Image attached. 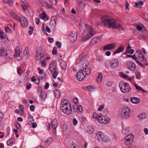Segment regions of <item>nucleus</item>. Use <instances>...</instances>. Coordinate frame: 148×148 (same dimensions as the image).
I'll return each mask as SVG.
<instances>
[{
	"label": "nucleus",
	"mask_w": 148,
	"mask_h": 148,
	"mask_svg": "<svg viewBox=\"0 0 148 148\" xmlns=\"http://www.w3.org/2000/svg\"><path fill=\"white\" fill-rule=\"evenodd\" d=\"M86 58V55L85 53H83L79 56V60L80 62L81 60H84Z\"/></svg>",
	"instance_id": "473e14b6"
},
{
	"label": "nucleus",
	"mask_w": 148,
	"mask_h": 148,
	"mask_svg": "<svg viewBox=\"0 0 148 148\" xmlns=\"http://www.w3.org/2000/svg\"><path fill=\"white\" fill-rule=\"evenodd\" d=\"M77 121L75 118H74L73 119V123L74 125H76L77 123Z\"/></svg>",
	"instance_id": "69168bd1"
},
{
	"label": "nucleus",
	"mask_w": 148,
	"mask_h": 148,
	"mask_svg": "<svg viewBox=\"0 0 148 148\" xmlns=\"http://www.w3.org/2000/svg\"><path fill=\"white\" fill-rule=\"evenodd\" d=\"M110 64V66L112 69L117 67L119 64L118 59L116 58L113 59L111 61Z\"/></svg>",
	"instance_id": "6e6552de"
},
{
	"label": "nucleus",
	"mask_w": 148,
	"mask_h": 148,
	"mask_svg": "<svg viewBox=\"0 0 148 148\" xmlns=\"http://www.w3.org/2000/svg\"><path fill=\"white\" fill-rule=\"evenodd\" d=\"M131 111L130 109L128 107H124L120 112V115L122 119H127L129 117Z\"/></svg>",
	"instance_id": "20e7f679"
},
{
	"label": "nucleus",
	"mask_w": 148,
	"mask_h": 148,
	"mask_svg": "<svg viewBox=\"0 0 148 148\" xmlns=\"http://www.w3.org/2000/svg\"><path fill=\"white\" fill-rule=\"evenodd\" d=\"M28 123L29 124L31 125L34 122L33 117L32 115H30L29 116L28 118Z\"/></svg>",
	"instance_id": "2f4dec72"
},
{
	"label": "nucleus",
	"mask_w": 148,
	"mask_h": 148,
	"mask_svg": "<svg viewBox=\"0 0 148 148\" xmlns=\"http://www.w3.org/2000/svg\"><path fill=\"white\" fill-rule=\"evenodd\" d=\"M19 21H20L21 25L23 27H26L28 25V22L27 19L23 16L20 17Z\"/></svg>",
	"instance_id": "9d476101"
},
{
	"label": "nucleus",
	"mask_w": 148,
	"mask_h": 148,
	"mask_svg": "<svg viewBox=\"0 0 148 148\" xmlns=\"http://www.w3.org/2000/svg\"><path fill=\"white\" fill-rule=\"evenodd\" d=\"M69 38L71 42H74L77 39V34L72 33L69 35Z\"/></svg>",
	"instance_id": "a211bd4d"
},
{
	"label": "nucleus",
	"mask_w": 148,
	"mask_h": 148,
	"mask_svg": "<svg viewBox=\"0 0 148 148\" xmlns=\"http://www.w3.org/2000/svg\"><path fill=\"white\" fill-rule=\"evenodd\" d=\"M56 45L58 48H60L61 47L62 44L61 42L57 41L56 42Z\"/></svg>",
	"instance_id": "13d9d810"
},
{
	"label": "nucleus",
	"mask_w": 148,
	"mask_h": 148,
	"mask_svg": "<svg viewBox=\"0 0 148 148\" xmlns=\"http://www.w3.org/2000/svg\"><path fill=\"white\" fill-rule=\"evenodd\" d=\"M134 86H135V87L136 88L137 90H139L141 91L142 92H146V91L144 90L141 87L138 86L136 85V84H135Z\"/></svg>",
	"instance_id": "58836bf2"
},
{
	"label": "nucleus",
	"mask_w": 148,
	"mask_h": 148,
	"mask_svg": "<svg viewBox=\"0 0 148 148\" xmlns=\"http://www.w3.org/2000/svg\"><path fill=\"white\" fill-rule=\"evenodd\" d=\"M43 53V49L41 47L38 46L37 47L36 53L38 54L42 55Z\"/></svg>",
	"instance_id": "4be33fe9"
},
{
	"label": "nucleus",
	"mask_w": 148,
	"mask_h": 148,
	"mask_svg": "<svg viewBox=\"0 0 148 148\" xmlns=\"http://www.w3.org/2000/svg\"><path fill=\"white\" fill-rule=\"evenodd\" d=\"M97 60L99 62H102L103 60V58L101 56H97L96 57Z\"/></svg>",
	"instance_id": "8fccbe9b"
},
{
	"label": "nucleus",
	"mask_w": 148,
	"mask_h": 148,
	"mask_svg": "<svg viewBox=\"0 0 148 148\" xmlns=\"http://www.w3.org/2000/svg\"><path fill=\"white\" fill-rule=\"evenodd\" d=\"M57 18L55 16H53L51 19V21H52L56 22Z\"/></svg>",
	"instance_id": "4d7b16f0"
},
{
	"label": "nucleus",
	"mask_w": 148,
	"mask_h": 148,
	"mask_svg": "<svg viewBox=\"0 0 148 148\" xmlns=\"http://www.w3.org/2000/svg\"><path fill=\"white\" fill-rule=\"evenodd\" d=\"M52 140V139L51 138H49L45 141V143L46 144L50 143Z\"/></svg>",
	"instance_id": "de8ad7c7"
},
{
	"label": "nucleus",
	"mask_w": 148,
	"mask_h": 148,
	"mask_svg": "<svg viewBox=\"0 0 148 148\" xmlns=\"http://www.w3.org/2000/svg\"><path fill=\"white\" fill-rule=\"evenodd\" d=\"M97 135L99 141L106 142L109 140L108 137L104 135L101 132H97Z\"/></svg>",
	"instance_id": "423d86ee"
},
{
	"label": "nucleus",
	"mask_w": 148,
	"mask_h": 148,
	"mask_svg": "<svg viewBox=\"0 0 148 148\" xmlns=\"http://www.w3.org/2000/svg\"><path fill=\"white\" fill-rule=\"evenodd\" d=\"M29 28L30 30L28 32L30 35H31L33 33V27L32 26H30Z\"/></svg>",
	"instance_id": "5fc2aeb1"
},
{
	"label": "nucleus",
	"mask_w": 148,
	"mask_h": 148,
	"mask_svg": "<svg viewBox=\"0 0 148 148\" xmlns=\"http://www.w3.org/2000/svg\"><path fill=\"white\" fill-rule=\"evenodd\" d=\"M124 50V47L123 45H121L120 47L116 50L114 53V54L116 53H119L120 52H122Z\"/></svg>",
	"instance_id": "a878e982"
},
{
	"label": "nucleus",
	"mask_w": 148,
	"mask_h": 148,
	"mask_svg": "<svg viewBox=\"0 0 148 148\" xmlns=\"http://www.w3.org/2000/svg\"><path fill=\"white\" fill-rule=\"evenodd\" d=\"M0 37L2 40L6 39L7 37L5 33L3 32H1L0 33Z\"/></svg>",
	"instance_id": "f704fd0d"
},
{
	"label": "nucleus",
	"mask_w": 148,
	"mask_h": 148,
	"mask_svg": "<svg viewBox=\"0 0 148 148\" xmlns=\"http://www.w3.org/2000/svg\"><path fill=\"white\" fill-rule=\"evenodd\" d=\"M116 47V45L112 43L105 46L103 48L104 50H109L114 48Z\"/></svg>",
	"instance_id": "dca6fc26"
},
{
	"label": "nucleus",
	"mask_w": 148,
	"mask_h": 148,
	"mask_svg": "<svg viewBox=\"0 0 148 148\" xmlns=\"http://www.w3.org/2000/svg\"><path fill=\"white\" fill-rule=\"evenodd\" d=\"M14 140V138H11L9 139L7 142V144L9 146L11 144L13 143V140Z\"/></svg>",
	"instance_id": "ea45409f"
},
{
	"label": "nucleus",
	"mask_w": 148,
	"mask_h": 148,
	"mask_svg": "<svg viewBox=\"0 0 148 148\" xmlns=\"http://www.w3.org/2000/svg\"><path fill=\"white\" fill-rule=\"evenodd\" d=\"M122 133L124 134H126L129 132V128L127 126L124 125H122Z\"/></svg>",
	"instance_id": "aec40b11"
},
{
	"label": "nucleus",
	"mask_w": 148,
	"mask_h": 148,
	"mask_svg": "<svg viewBox=\"0 0 148 148\" xmlns=\"http://www.w3.org/2000/svg\"><path fill=\"white\" fill-rule=\"evenodd\" d=\"M56 22L50 21V27L53 29H54L56 25Z\"/></svg>",
	"instance_id": "4c0bfd02"
},
{
	"label": "nucleus",
	"mask_w": 148,
	"mask_h": 148,
	"mask_svg": "<svg viewBox=\"0 0 148 148\" xmlns=\"http://www.w3.org/2000/svg\"><path fill=\"white\" fill-rule=\"evenodd\" d=\"M29 53V49L28 47H26L24 50V54H25L27 56L28 54Z\"/></svg>",
	"instance_id": "09e8293b"
},
{
	"label": "nucleus",
	"mask_w": 148,
	"mask_h": 148,
	"mask_svg": "<svg viewBox=\"0 0 148 148\" xmlns=\"http://www.w3.org/2000/svg\"><path fill=\"white\" fill-rule=\"evenodd\" d=\"M125 66L130 70H134L136 68L135 64L132 62H127L125 64Z\"/></svg>",
	"instance_id": "1a4fd4ad"
},
{
	"label": "nucleus",
	"mask_w": 148,
	"mask_h": 148,
	"mask_svg": "<svg viewBox=\"0 0 148 148\" xmlns=\"http://www.w3.org/2000/svg\"><path fill=\"white\" fill-rule=\"evenodd\" d=\"M62 110L63 113L67 115L71 114L72 112V108L71 105L67 106L66 108L63 110Z\"/></svg>",
	"instance_id": "2eb2a0df"
},
{
	"label": "nucleus",
	"mask_w": 148,
	"mask_h": 148,
	"mask_svg": "<svg viewBox=\"0 0 148 148\" xmlns=\"http://www.w3.org/2000/svg\"><path fill=\"white\" fill-rule=\"evenodd\" d=\"M120 75L121 76L125 78H128V77H129L128 75L124 74L123 72H121Z\"/></svg>",
	"instance_id": "79ce46f5"
},
{
	"label": "nucleus",
	"mask_w": 148,
	"mask_h": 148,
	"mask_svg": "<svg viewBox=\"0 0 148 148\" xmlns=\"http://www.w3.org/2000/svg\"><path fill=\"white\" fill-rule=\"evenodd\" d=\"M58 74V72L56 71H54L53 73V74L52 75V76L54 79L56 78V77Z\"/></svg>",
	"instance_id": "c03bdc74"
},
{
	"label": "nucleus",
	"mask_w": 148,
	"mask_h": 148,
	"mask_svg": "<svg viewBox=\"0 0 148 148\" xmlns=\"http://www.w3.org/2000/svg\"><path fill=\"white\" fill-rule=\"evenodd\" d=\"M136 77L137 79H139L140 77V73L139 71H137L136 73Z\"/></svg>",
	"instance_id": "a18cd8bd"
},
{
	"label": "nucleus",
	"mask_w": 148,
	"mask_h": 148,
	"mask_svg": "<svg viewBox=\"0 0 148 148\" xmlns=\"http://www.w3.org/2000/svg\"><path fill=\"white\" fill-rule=\"evenodd\" d=\"M58 126L57 121L56 119H54L52 121L51 128L53 129V132L54 134L56 133V129Z\"/></svg>",
	"instance_id": "f8f14e48"
},
{
	"label": "nucleus",
	"mask_w": 148,
	"mask_h": 148,
	"mask_svg": "<svg viewBox=\"0 0 148 148\" xmlns=\"http://www.w3.org/2000/svg\"><path fill=\"white\" fill-rule=\"evenodd\" d=\"M70 105L66 99H64L61 101L60 105V109L61 110H63L66 108L67 106H69Z\"/></svg>",
	"instance_id": "ddd939ff"
},
{
	"label": "nucleus",
	"mask_w": 148,
	"mask_h": 148,
	"mask_svg": "<svg viewBox=\"0 0 148 148\" xmlns=\"http://www.w3.org/2000/svg\"><path fill=\"white\" fill-rule=\"evenodd\" d=\"M14 124L17 129L20 131L21 129V124L17 122H15Z\"/></svg>",
	"instance_id": "e433bc0d"
},
{
	"label": "nucleus",
	"mask_w": 148,
	"mask_h": 148,
	"mask_svg": "<svg viewBox=\"0 0 148 148\" xmlns=\"http://www.w3.org/2000/svg\"><path fill=\"white\" fill-rule=\"evenodd\" d=\"M134 52V50L132 49H128V50H126V53H128L130 54H133Z\"/></svg>",
	"instance_id": "a19ab883"
},
{
	"label": "nucleus",
	"mask_w": 148,
	"mask_h": 148,
	"mask_svg": "<svg viewBox=\"0 0 148 148\" xmlns=\"http://www.w3.org/2000/svg\"><path fill=\"white\" fill-rule=\"evenodd\" d=\"M54 94L55 96L57 98H58L60 97V91L59 90H55L54 92Z\"/></svg>",
	"instance_id": "c756f323"
},
{
	"label": "nucleus",
	"mask_w": 148,
	"mask_h": 148,
	"mask_svg": "<svg viewBox=\"0 0 148 148\" xmlns=\"http://www.w3.org/2000/svg\"><path fill=\"white\" fill-rule=\"evenodd\" d=\"M37 92L38 94H42V88L41 87H39L38 88Z\"/></svg>",
	"instance_id": "3c124183"
},
{
	"label": "nucleus",
	"mask_w": 148,
	"mask_h": 148,
	"mask_svg": "<svg viewBox=\"0 0 148 148\" xmlns=\"http://www.w3.org/2000/svg\"><path fill=\"white\" fill-rule=\"evenodd\" d=\"M138 117L140 120H142L146 117V116L145 113H142L138 115Z\"/></svg>",
	"instance_id": "cd10ccee"
},
{
	"label": "nucleus",
	"mask_w": 148,
	"mask_h": 148,
	"mask_svg": "<svg viewBox=\"0 0 148 148\" xmlns=\"http://www.w3.org/2000/svg\"><path fill=\"white\" fill-rule=\"evenodd\" d=\"M119 87L121 91L123 93L129 92L131 89L130 85L128 83H123L122 82H120L119 83Z\"/></svg>",
	"instance_id": "39448f33"
},
{
	"label": "nucleus",
	"mask_w": 148,
	"mask_h": 148,
	"mask_svg": "<svg viewBox=\"0 0 148 148\" xmlns=\"http://www.w3.org/2000/svg\"><path fill=\"white\" fill-rule=\"evenodd\" d=\"M10 14L14 19H16L17 21H19L20 17L16 14L14 13L11 12L10 13Z\"/></svg>",
	"instance_id": "c85d7f7f"
},
{
	"label": "nucleus",
	"mask_w": 148,
	"mask_h": 148,
	"mask_svg": "<svg viewBox=\"0 0 148 148\" xmlns=\"http://www.w3.org/2000/svg\"><path fill=\"white\" fill-rule=\"evenodd\" d=\"M31 86H32V84L30 83H28L27 84V89L29 90L30 89V88L31 87Z\"/></svg>",
	"instance_id": "680f3d73"
},
{
	"label": "nucleus",
	"mask_w": 148,
	"mask_h": 148,
	"mask_svg": "<svg viewBox=\"0 0 148 148\" xmlns=\"http://www.w3.org/2000/svg\"><path fill=\"white\" fill-rule=\"evenodd\" d=\"M57 68V66L54 63H52L50 64L49 68V69L51 72H52L53 70L55 71Z\"/></svg>",
	"instance_id": "b1692460"
},
{
	"label": "nucleus",
	"mask_w": 148,
	"mask_h": 148,
	"mask_svg": "<svg viewBox=\"0 0 148 148\" xmlns=\"http://www.w3.org/2000/svg\"><path fill=\"white\" fill-rule=\"evenodd\" d=\"M130 101L133 103L137 104L140 102V99L137 97H132L130 99Z\"/></svg>",
	"instance_id": "412c9836"
},
{
	"label": "nucleus",
	"mask_w": 148,
	"mask_h": 148,
	"mask_svg": "<svg viewBox=\"0 0 148 148\" xmlns=\"http://www.w3.org/2000/svg\"><path fill=\"white\" fill-rule=\"evenodd\" d=\"M100 37L99 36H97L91 40L90 43V45L92 46L96 43L99 41Z\"/></svg>",
	"instance_id": "6ab92c4d"
},
{
	"label": "nucleus",
	"mask_w": 148,
	"mask_h": 148,
	"mask_svg": "<svg viewBox=\"0 0 148 148\" xmlns=\"http://www.w3.org/2000/svg\"><path fill=\"white\" fill-rule=\"evenodd\" d=\"M0 54L1 56L5 57L7 60L11 59L7 51H5L3 47H0Z\"/></svg>",
	"instance_id": "9b49d317"
},
{
	"label": "nucleus",
	"mask_w": 148,
	"mask_h": 148,
	"mask_svg": "<svg viewBox=\"0 0 148 148\" xmlns=\"http://www.w3.org/2000/svg\"><path fill=\"white\" fill-rule=\"evenodd\" d=\"M91 72V69L88 68L85 70L80 69L76 75L77 79L79 81L82 80L86 75H88Z\"/></svg>",
	"instance_id": "f03ea898"
},
{
	"label": "nucleus",
	"mask_w": 148,
	"mask_h": 148,
	"mask_svg": "<svg viewBox=\"0 0 148 148\" xmlns=\"http://www.w3.org/2000/svg\"><path fill=\"white\" fill-rule=\"evenodd\" d=\"M104 108V105L103 104L101 105L98 108V110L99 111H101V110Z\"/></svg>",
	"instance_id": "052dcab7"
},
{
	"label": "nucleus",
	"mask_w": 148,
	"mask_h": 148,
	"mask_svg": "<svg viewBox=\"0 0 148 148\" xmlns=\"http://www.w3.org/2000/svg\"><path fill=\"white\" fill-rule=\"evenodd\" d=\"M144 56L141 53L140 54V55H138V56H137L138 58L140 59H141L142 58L144 57Z\"/></svg>",
	"instance_id": "0e129e2a"
},
{
	"label": "nucleus",
	"mask_w": 148,
	"mask_h": 148,
	"mask_svg": "<svg viewBox=\"0 0 148 148\" xmlns=\"http://www.w3.org/2000/svg\"><path fill=\"white\" fill-rule=\"evenodd\" d=\"M95 87L94 86H89L85 87L84 88V89L86 90L91 91L92 90V89H95Z\"/></svg>",
	"instance_id": "c9c22d12"
},
{
	"label": "nucleus",
	"mask_w": 148,
	"mask_h": 148,
	"mask_svg": "<svg viewBox=\"0 0 148 148\" xmlns=\"http://www.w3.org/2000/svg\"><path fill=\"white\" fill-rule=\"evenodd\" d=\"M143 3L142 1H138V2H135L134 3L135 6L137 8H140L141 6L143 5Z\"/></svg>",
	"instance_id": "bb28decb"
},
{
	"label": "nucleus",
	"mask_w": 148,
	"mask_h": 148,
	"mask_svg": "<svg viewBox=\"0 0 148 148\" xmlns=\"http://www.w3.org/2000/svg\"><path fill=\"white\" fill-rule=\"evenodd\" d=\"M86 28L89 33L85 36L82 39V41L85 42L91 38L95 34V32L93 29L92 27L89 25H86Z\"/></svg>",
	"instance_id": "7ed1b4c3"
},
{
	"label": "nucleus",
	"mask_w": 148,
	"mask_h": 148,
	"mask_svg": "<svg viewBox=\"0 0 148 148\" xmlns=\"http://www.w3.org/2000/svg\"><path fill=\"white\" fill-rule=\"evenodd\" d=\"M98 120L101 123H106L108 122V120L104 116L99 117Z\"/></svg>",
	"instance_id": "5701e85b"
},
{
	"label": "nucleus",
	"mask_w": 148,
	"mask_h": 148,
	"mask_svg": "<svg viewBox=\"0 0 148 148\" xmlns=\"http://www.w3.org/2000/svg\"><path fill=\"white\" fill-rule=\"evenodd\" d=\"M102 75L101 73H99L98 76L96 78L97 82V83L100 82L102 78Z\"/></svg>",
	"instance_id": "72a5a7b5"
},
{
	"label": "nucleus",
	"mask_w": 148,
	"mask_h": 148,
	"mask_svg": "<svg viewBox=\"0 0 148 148\" xmlns=\"http://www.w3.org/2000/svg\"><path fill=\"white\" fill-rule=\"evenodd\" d=\"M41 4L42 6L46 8H53V6L52 5L49 4L48 3L46 2L43 1L41 3Z\"/></svg>",
	"instance_id": "393cba45"
},
{
	"label": "nucleus",
	"mask_w": 148,
	"mask_h": 148,
	"mask_svg": "<svg viewBox=\"0 0 148 148\" xmlns=\"http://www.w3.org/2000/svg\"><path fill=\"white\" fill-rule=\"evenodd\" d=\"M48 40L49 42L50 43H52L53 42V39L52 38H48Z\"/></svg>",
	"instance_id": "774afa93"
},
{
	"label": "nucleus",
	"mask_w": 148,
	"mask_h": 148,
	"mask_svg": "<svg viewBox=\"0 0 148 148\" xmlns=\"http://www.w3.org/2000/svg\"><path fill=\"white\" fill-rule=\"evenodd\" d=\"M49 1L52 4L55 5L57 2V0H49Z\"/></svg>",
	"instance_id": "bf43d9fd"
},
{
	"label": "nucleus",
	"mask_w": 148,
	"mask_h": 148,
	"mask_svg": "<svg viewBox=\"0 0 148 148\" xmlns=\"http://www.w3.org/2000/svg\"><path fill=\"white\" fill-rule=\"evenodd\" d=\"M60 66L62 69L65 70L66 69V63L64 61H62L60 63Z\"/></svg>",
	"instance_id": "7c9ffc66"
},
{
	"label": "nucleus",
	"mask_w": 148,
	"mask_h": 148,
	"mask_svg": "<svg viewBox=\"0 0 148 148\" xmlns=\"http://www.w3.org/2000/svg\"><path fill=\"white\" fill-rule=\"evenodd\" d=\"M47 15L45 13H43L42 14H41L40 15V18L41 19H45L47 16Z\"/></svg>",
	"instance_id": "37998d69"
},
{
	"label": "nucleus",
	"mask_w": 148,
	"mask_h": 148,
	"mask_svg": "<svg viewBox=\"0 0 148 148\" xmlns=\"http://www.w3.org/2000/svg\"><path fill=\"white\" fill-rule=\"evenodd\" d=\"M93 117L94 118L98 120V118L99 117L98 115L96 112H94V113H93Z\"/></svg>",
	"instance_id": "603ef678"
},
{
	"label": "nucleus",
	"mask_w": 148,
	"mask_h": 148,
	"mask_svg": "<svg viewBox=\"0 0 148 148\" xmlns=\"http://www.w3.org/2000/svg\"><path fill=\"white\" fill-rule=\"evenodd\" d=\"M134 136L132 134H130L127 135L125 138L124 141L126 145H130L133 141Z\"/></svg>",
	"instance_id": "0eeeda50"
},
{
	"label": "nucleus",
	"mask_w": 148,
	"mask_h": 148,
	"mask_svg": "<svg viewBox=\"0 0 148 148\" xmlns=\"http://www.w3.org/2000/svg\"><path fill=\"white\" fill-rule=\"evenodd\" d=\"M144 18L146 20L148 21V14L147 13L145 14H144Z\"/></svg>",
	"instance_id": "338daca9"
},
{
	"label": "nucleus",
	"mask_w": 148,
	"mask_h": 148,
	"mask_svg": "<svg viewBox=\"0 0 148 148\" xmlns=\"http://www.w3.org/2000/svg\"><path fill=\"white\" fill-rule=\"evenodd\" d=\"M18 73V74H21L22 72V71L21 69V68L20 67H19L17 68Z\"/></svg>",
	"instance_id": "e2e57ef3"
},
{
	"label": "nucleus",
	"mask_w": 148,
	"mask_h": 148,
	"mask_svg": "<svg viewBox=\"0 0 148 148\" xmlns=\"http://www.w3.org/2000/svg\"><path fill=\"white\" fill-rule=\"evenodd\" d=\"M73 107L74 111L76 112H81L82 110V107L81 105L78 106L77 104H75L73 106Z\"/></svg>",
	"instance_id": "f3484780"
},
{
	"label": "nucleus",
	"mask_w": 148,
	"mask_h": 148,
	"mask_svg": "<svg viewBox=\"0 0 148 148\" xmlns=\"http://www.w3.org/2000/svg\"><path fill=\"white\" fill-rule=\"evenodd\" d=\"M42 55L38 54L36 53V60H41V56Z\"/></svg>",
	"instance_id": "49530a36"
},
{
	"label": "nucleus",
	"mask_w": 148,
	"mask_h": 148,
	"mask_svg": "<svg viewBox=\"0 0 148 148\" xmlns=\"http://www.w3.org/2000/svg\"><path fill=\"white\" fill-rule=\"evenodd\" d=\"M21 5L22 8L24 10H26L27 9V7L24 3L22 2Z\"/></svg>",
	"instance_id": "864d4df0"
},
{
	"label": "nucleus",
	"mask_w": 148,
	"mask_h": 148,
	"mask_svg": "<svg viewBox=\"0 0 148 148\" xmlns=\"http://www.w3.org/2000/svg\"><path fill=\"white\" fill-rule=\"evenodd\" d=\"M102 22L104 26L108 25L109 27L114 29H121L123 30V28L121 27V25L114 20L113 19L111 18L108 16H103L101 17Z\"/></svg>",
	"instance_id": "f257e3e1"
},
{
	"label": "nucleus",
	"mask_w": 148,
	"mask_h": 148,
	"mask_svg": "<svg viewBox=\"0 0 148 148\" xmlns=\"http://www.w3.org/2000/svg\"><path fill=\"white\" fill-rule=\"evenodd\" d=\"M88 64L89 62L88 60H84L81 63L80 69L84 70H85V69H87L88 68L87 67L88 66Z\"/></svg>",
	"instance_id": "4468645a"
},
{
	"label": "nucleus",
	"mask_w": 148,
	"mask_h": 148,
	"mask_svg": "<svg viewBox=\"0 0 148 148\" xmlns=\"http://www.w3.org/2000/svg\"><path fill=\"white\" fill-rule=\"evenodd\" d=\"M57 48L56 47H54L53 48V50L52 52L53 54H56L57 53V52L56 51Z\"/></svg>",
	"instance_id": "6e6d98bb"
}]
</instances>
